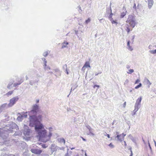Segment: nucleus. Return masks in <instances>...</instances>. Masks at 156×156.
Masks as SVG:
<instances>
[{"instance_id": "e433bc0d", "label": "nucleus", "mask_w": 156, "mask_h": 156, "mask_svg": "<svg viewBox=\"0 0 156 156\" xmlns=\"http://www.w3.org/2000/svg\"><path fill=\"white\" fill-rule=\"evenodd\" d=\"M126 15V14L124 12H122L121 13V18H123Z\"/></svg>"}, {"instance_id": "6ab92c4d", "label": "nucleus", "mask_w": 156, "mask_h": 156, "mask_svg": "<svg viewBox=\"0 0 156 156\" xmlns=\"http://www.w3.org/2000/svg\"><path fill=\"white\" fill-rule=\"evenodd\" d=\"M58 141L60 143H63L64 144L65 143V140L64 138H60L58 139Z\"/></svg>"}, {"instance_id": "8fccbe9b", "label": "nucleus", "mask_w": 156, "mask_h": 156, "mask_svg": "<svg viewBox=\"0 0 156 156\" xmlns=\"http://www.w3.org/2000/svg\"><path fill=\"white\" fill-rule=\"evenodd\" d=\"M140 81L139 80V79L136 80L135 81V84L139 82H140Z\"/></svg>"}, {"instance_id": "c03bdc74", "label": "nucleus", "mask_w": 156, "mask_h": 156, "mask_svg": "<svg viewBox=\"0 0 156 156\" xmlns=\"http://www.w3.org/2000/svg\"><path fill=\"white\" fill-rule=\"evenodd\" d=\"M97 87L98 88H99L100 87V86H99L98 85H94V88H95V87Z\"/></svg>"}, {"instance_id": "13d9d810", "label": "nucleus", "mask_w": 156, "mask_h": 156, "mask_svg": "<svg viewBox=\"0 0 156 156\" xmlns=\"http://www.w3.org/2000/svg\"><path fill=\"white\" fill-rule=\"evenodd\" d=\"M128 82V80L127 79L125 81V82L124 83V84H125L126 83H127Z\"/></svg>"}, {"instance_id": "0eeeda50", "label": "nucleus", "mask_w": 156, "mask_h": 156, "mask_svg": "<svg viewBox=\"0 0 156 156\" xmlns=\"http://www.w3.org/2000/svg\"><path fill=\"white\" fill-rule=\"evenodd\" d=\"M30 151L32 153L36 154H40L42 152L41 150L35 149H31Z\"/></svg>"}, {"instance_id": "0e129e2a", "label": "nucleus", "mask_w": 156, "mask_h": 156, "mask_svg": "<svg viewBox=\"0 0 156 156\" xmlns=\"http://www.w3.org/2000/svg\"><path fill=\"white\" fill-rule=\"evenodd\" d=\"M133 113L132 114V115L133 116L134 115H135L136 114V111H133Z\"/></svg>"}, {"instance_id": "412c9836", "label": "nucleus", "mask_w": 156, "mask_h": 156, "mask_svg": "<svg viewBox=\"0 0 156 156\" xmlns=\"http://www.w3.org/2000/svg\"><path fill=\"white\" fill-rule=\"evenodd\" d=\"M140 108V105H135V109L133 111H136L137 112Z\"/></svg>"}, {"instance_id": "774afa93", "label": "nucleus", "mask_w": 156, "mask_h": 156, "mask_svg": "<svg viewBox=\"0 0 156 156\" xmlns=\"http://www.w3.org/2000/svg\"><path fill=\"white\" fill-rule=\"evenodd\" d=\"M52 129V127H49V129L50 131H51Z\"/></svg>"}, {"instance_id": "f704fd0d", "label": "nucleus", "mask_w": 156, "mask_h": 156, "mask_svg": "<svg viewBox=\"0 0 156 156\" xmlns=\"http://www.w3.org/2000/svg\"><path fill=\"white\" fill-rule=\"evenodd\" d=\"M111 21L112 23V24H115L116 25H117V23L116 21L114 20H112Z\"/></svg>"}, {"instance_id": "cd10ccee", "label": "nucleus", "mask_w": 156, "mask_h": 156, "mask_svg": "<svg viewBox=\"0 0 156 156\" xmlns=\"http://www.w3.org/2000/svg\"><path fill=\"white\" fill-rule=\"evenodd\" d=\"M48 51H47L45 52H44L43 53V56H44V57H46L47 55H48Z\"/></svg>"}, {"instance_id": "9b49d317", "label": "nucleus", "mask_w": 156, "mask_h": 156, "mask_svg": "<svg viewBox=\"0 0 156 156\" xmlns=\"http://www.w3.org/2000/svg\"><path fill=\"white\" fill-rule=\"evenodd\" d=\"M9 107V105L7 103H4L0 106V108L2 111Z\"/></svg>"}, {"instance_id": "4c0bfd02", "label": "nucleus", "mask_w": 156, "mask_h": 156, "mask_svg": "<svg viewBox=\"0 0 156 156\" xmlns=\"http://www.w3.org/2000/svg\"><path fill=\"white\" fill-rule=\"evenodd\" d=\"M109 145V146L110 147H112V148H113L114 147V145L112 144V143H110L109 144V145Z\"/></svg>"}, {"instance_id": "69168bd1", "label": "nucleus", "mask_w": 156, "mask_h": 156, "mask_svg": "<svg viewBox=\"0 0 156 156\" xmlns=\"http://www.w3.org/2000/svg\"><path fill=\"white\" fill-rule=\"evenodd\" d=\"M65 156H69L68 152H67L65 155Z\"/></svg>"}, {"instance_id": "b1692460", "label": "nucleus", "mask_w": 156, "mask_h": 156, "mask_svg": "<svg viewBox=\"0 0 156 156\" xmlns=\"http://www.w3.org/2000/svg\"><path fill=\"white\" fill-rule=\"evenodd\" d=\"M55 72L57 73V74L60 75H61V73H60V71L58 69H56L54 70Z\"/></svg>"}, {"instance_id": "a19ab883", "label": "nucleus", "mask_w": 156, "mask_h": 156, "mask_svg": "<svg viewBox=\"0 0 156 156\" xmlns=\"http://www.w3.org/2000/svg\"><path fill=\"white\" fill-rule=\"evenodd\" d=\"M47 61H45V62H44V67H46L47 66Z\"/></svg>"}, {"instance_id": "bf43d9fd", "label": "nucleus", "mask_w": 156, "mask_h": 156, "mask_svg": "<svg viewBox=\"0 0 156 156\" xmlns=\"http://www.w3.org/2000/svg\"><path fill=\"white\" fill-rule=\"evenodd\" d=\"M126 67L127 69H129L130 68V66L129 65H127L126 66Z\"/></svg>"}, {"instance_id": "603ef678", "label": "nucleus", "mask_w": 156, "mask_h": 156, "mask_svg": "<svg viewBox=\"0 0 156 156\" xmlns=\"http://www.w3.org/2000/svg\"><path fill=\"white\" fill-rule=\"evenodd\" d=\"M82 151H83V152H84V153L85 154V156H87V153H86V151H84L83 150H82Z\"/></svg>"}, {"instance_id": "58836bf2", "label": "nucleus", "mask_w": 156, "mask_h": 156, "mask_svg": "<svg viewBox=\"0 0 156 156\" xmlns=\"http://www.w3.org/2000/svg\"><path fill=\"white\" fill-rule=\"evenodd\" d=\"M129 150H130V152H131V154L129 156H132L133 155V152L131 150V148H130L129 149Z\"/></svg>"}, {"instance_id": "423d86ee", "label": "nucleus", "mask_w": 156, "mask_h": 156, "mask_svg": "<svg viewBox=\"0 0 156 156\" xmlns=\"http://www.w3.org/2000/svg\"><path fill=\"white\" fill-rule=\"evenodd\" d=\"M30 130L28 127L26 125L24 126L23 133L25 136H29L30 135Z\"/></svg>"}, {"instance_id": "f3484780", "label": "nucleus", "mask_w": 156, "mask_h": 156, "mask_svg": "<svg viewBox=\"0 0 156 156\" xmlns=\"http://www.w3.org/2000/svg\"><path fill=\"white\" fill-rule=\"evenodd\" d=\"M69 43L66 41H64L63 43H62V48H63L66 47L67 45Z\"/></svg>"}, {"instance_id": "bb28decb", "label": "nucleus", "mask_w": 156, "mask_h": 156, "mask_svg": "<svg viewBox=\"0 0 156 156\" xmlns=\"http://www.w3.org/2000/svg\"><path fill=\"white\" fill-rule=\"evenodd\" d=\"M113 15V13H111L110 15H109V16H108V18L110 20V21L113 20V18L112 17V15Z\"/></svg>"}, {"instance_id": "20e7f679", "label": "nucleus", "mask_w": 156, "mask_h": 156, "mask_svg": "<svg viewBox=\"0 0 156 156\" xmlns=\"http://www.w3.org/2000/svg\"><path fill=\"white\" fill-rule=\"evenodd\" d=\"M19 97L18 96H16L13 97L11 99L9 100V103L8 104L9 107H12L14 105L16 102L19 100Z\"/></svg>"}, {"instance_id": "473e14b6", "label": "nucleus", "mask_w": 156, "mask_h": 156, "mask_svg": "<svg viewBox=\"0 0 156 156\" xmlns=\"http://www.w3.org/2000/svg\"><path fill=\"white\" fill-rule=\"evenodd\" d=\"M77 86H78L77 85H75L74 87H72L71 88L70 92H71L73 89V90L75 89H76L77 87Z\"/></svg>"}, {"instance_id": "3c124183", "label": "nucleus", "mask_w": 156, "mask_h": 156, "mask_svg": "<svg viewBox=\"0 0 156 156\" xmlns=\"http://www.w3.org/2000/svg\"><path fill=\"white\" fill-rule=\"evenodd\" d=\"M130 41H128V42H127V46L128 47L129 46H130Z\"/></svg>"}, {"instance_id": "864d4df0", "label": "nucleus", "mask_w": 156, "mask_h": 156, "mask_svg": "<svg viewBox=\"0 0 156 156\" xmlns=\"http://www.w3.org/2000/svg\"><path fill=\"white\" fill-rule=\"evenodd\" d=\"M133 8L134 9H136V3H134V5L133 7Z\"/></svg>"}, {"instance_id": "79ce46f5", "label": "nucleus", "mask_w": 156, "mask_h": 156, "mask_svg": "<svg viewBox=\"0 0 156 156\" xmlns=\"http://www.w3.org/2000/svg\"><path fill=\"white\" fill-rule=\"evenodd\" d=\"M128 49L130 50V51H132L133 50V49L130 46H129L128 47Z\"/></svg>"}, {"instance_id": "9d476101", "label": "nucleus", "mask_w": 156, "mask_h": 156, "mask_svg": "<svg viewBox=\"0 0 156 156\" xmlns=\"http://www.w3.org/2000/svg\"><path fill=\"white\" fill-rule=\"evenodd\" d=\"M51 150L53 152L59 150V147L55 146V144H52L51 145Z\"/></svg>"}, {"instance_id": "39448f33", "label": "nucleus", "mask_w": 156, "mask_h": 156, "mask_svg": "<svg viewBox=\"0 0 156 156\" xmlns=\"http://www.w3.org/2000/svg\"><path fill=\"white\" fill-rule=\"evenodd\" d=\"M116 134L118 135L116 136H115V140H116V138H117V140L121 142L124 140V137L126 135V134H124L123 133H122V134H121L120 135H118L119 133L118 132H116Z\"/></svg>"}, {"instance_id": "09e8293b", "label": "nucleus", "mask_w": 156, "mask_h": 156, "mask_svg": "<svg viewBox=\"0 0 156 156\" xmlns=\"http://www.w3.org/2000/svg\"><path fill=\"white\" fill-rule=\"evenodd\" d=\"M64 149H65V148L64 147H59V150H64Z\"/></svg>"}, {"instance_id": "c756f323", "label": "nucleus", "mask_w": 156, "mask_h": 156, "mask_svg": "<svg viewBox=\"0 0 156 156\" xmlns=\"http://www.w3.org/2000/svg\"><path fill=\"white\" fill-rule=\"evenodd\" d=\"M142 86V84L141 83H140L138 85L136 86L135 87V89H137L141 87Z\"/></svg>"}, {"instance_id": "338daca9", "label": "nucleus", "mask_w": 156, "mask_h": 156, "mask_svg": "<svg viewBox=\"0 0 156 156\" xmlns=\"http://www.w3.org/2000/svg\"><path fill=\"white\" fill-rule=\"evenodd\" d=\"M81 138H82V139L83 141H86V140L83 137H81Z\"/></svg>"}, {"instance_id": "f257e3e1", "label": "nucleus", "mask_w": 156, "mask_h": 156, "mask_svg": "<svg viewBox=\"0 0 156 156\" xmlns=\"http://www.w3.org/2000/svg\"><path fill=\"white\" fill-rule=\"evenodd\" d=\"M39 109V106L35 104L33 105L30 111L26 112L28 113L30 116V126L34 125L37 123H39V121H41L44 113L40 111Z\"/></svg>"}, {"instance_id": "6e6552de", "label": "nucleus", "mask_w": 156, "mask_h": 156, "mask_svg": "<svg viewBox=\"0 0 156 156\" xmlns=\"http://www.w3.org/2000/svg\"><path fill=\"white\" fill-rule=\"evenodd\" d=\"M14 81V79H10L9 82V83L7 85V88L9 89H11V88L13 87L12 85L13 84Z\"/></svg>"}, {"instance_id": "f03ea898", "label": "nucleus", "mask_w": 156, "mask_h": 156, "mask_svg": "<svg viewBox=\"0 0 156 156\" xmlns=\"http://www.w3.org/2000/svg\"><path fill=\"white\" fill-rule=\"evenodd\" d=\"M39 121V123H37L33 126H30L31 127H35V129L37 133L39 139L42 142V140L45 139L47 131L45 129L42 124Z\"/></svg>"}, {"instance_id": "a878e982", "label": "nucleus", "mask_w": 156, "mask_h": 156, "mask_svg": "<svg viewBox=\"0 0 156 156\" xmlns=\"http://www.w3.org/2000/svg\"><path fill=\"white\" fill-rule=\"evenodd\" d=\"M13 93V91H10L7 93L6 95L8 96L11 95Z\"/></svg>"}, {"instance_id": "680f3d73", "label": "nucleus", "mask_w": 156, "mask_h": 156, "mask_svg": "<svg viewBox=\"0 0 156 156\" xmlns=\"http://www.w3.org/2000/svg\"><path fill=\"white\" fill-rule=\"evenodd\" d=\"M126 105V102H124L123 104V107H125Z\"/></svg>"}, {"instance_id": "4468645a", "label": "nucleus", "mask_w": 156, "mask_h": 156, "mask_svg": "<svg viewBox=\"0 0 156 156\" xmlns=\"http://www.w3.org/2000/svg\"><path fill=\"white\" fill-rule=\"evenodd\" d=\"M142 100V97H140L137 99L136 101L135 105H140Z\"/></svg>"}, {"instance_id": "37998d69", "label": "nucleus", "mask_w": 156, "mask_h": 156, "mask_svg": "<svg viewBox=\"0 0 156 156\" xmlns=\"http://www.w3.org/2000/svg\"><path fill=\"white\" fill-rule=\"evenodd\" d=\"M128 33H129L130 31V29L128 27H127V30H126Z\"/></svg>"}, {"instance_id": "49530a36", "label": "nucleus", "mask_w": 156, "mask_h": 156, "mask_svg": "<svg viewBox=\"0 0 156 156\" xmlns=\"http://www.w3.org/2000/svg\"><path fill=\"white\" fill-rule=\"evenodd\" d=\"M135 37V35H133L132 36V41L133 43L134 41V40H133L134 39V38Z\"/></svg>"}, {"instance_id": "dca6fc26", "label": "nucleus", "mask_w": 156, "mask_h": 156, "mask_svg": "<svg viewBox=\"0 0 156 156\" xmlns=\"http://www.w3.org/2000/svg\"><path fill=\"white\" fill-rule=\"evenodd\" d=\"M38 82V81L36 80H30L29 81V84L33 86L34 84V83H37Z\"/></svg>"}, {"instance_id": "4d7b16f0", "label": "nucleus", "mask_w": 156, "mask_h": 156, "mask_svg": "<svg viewBox=\"0 0 156 156\" xmlns=\"http://www.w3.org/2000/svg\"><path fill=\"white\" fill-rule=\"evenodd\" d=\"M64 71L66 72L67 74H69V73L68 71V70H67V69L66 70H65Z\"/></svg>"}, {"instance_id": "7c9ffc66", "label": "nucleus", "mask_w": 156, "mask_h": 156, "mask_svg": "<svg viewBox=\"0 0 156 156\" xmlns=\"http://www.w3.org/2000/svg\"><path fill=\"white\" fill-rule=\"evenodd\" d=\"M62 69L64 71L65 70L67 69L66 64H65L63 66Z\"/></svg>"}, {"instance_id": "7ed1b4c3", "label": "nucleus", "mask_w": 156, "mask_h": 156, "mask_svg": "<svg viewBox=\"0 0 156 156\" xmlns=\"http://www.w3.org/2000/svg\"><path fill=\"white\" fill-rule=\"evenodd\" d=\"M135 18L132 15H130L129 16L126 22L129 23L130 25L133 28L135 26Z\"/></svg>"}, {"instance_id": "72a5a7b5", "label": "nucleus", "mask_w": 156, "mask_h": 156, "mask_svg": "<svg viewBox=\"0 0 156 156\" xmlns=\"http://www.w3.org/2000/svg\"><path fill=\"white\" fill-rule=\"evenodd\" d=\"M44 69L47 70H48L50 69V67L49 66H46V67H44Z\"/></svg>"}, {"instance_id": "e2e57ef3", "label": "nucleus", "mask_w": 156, "mask_h": 156, "mask_svg": "<svg viewBox=\"0 0 156 156\" xmlns=\"http://www.w3.org/2000/svg\"><path fill=\"white\" fill-rule=\"evenodd\" d=\"M156 88H155L154 89V92L156 94V85H155Z\"/></svg>"}, {"instance_id": "5fc2aeb1", "label": "nucleus", "mask_w": 156, "mask_h": 156, "mask_svg": "<svg viewBox=\"0 0 156 156\" xmlns=\"http://www.w3.org/2000/svg\"><path fill=\"white\" fill-rule=\"evenodd\" d=\"M42 59L44 62H45V61H47L46 60V59L44 58H42Z\"/></svg>"}, {"instance_id": "2eb2a0df", "label": "nucleus", "mask_w": 156, "mask_h": 156, "mask_svg": "<svg viewBox=\"0 0 156 156\" xmlns=\"http://www.w3.org/2000/svg\"><path fill=\"white\" fill-rule=\"evenodd\" d=\"M88 130H89V133H90L89 134L88 133V135H91V136H94V134L93 133L92 129L89 126H88Z\"/></svg>"}, {"instance_id": "5701e85b", "label": "nucleus", "mask_w": 156, "mask_h": 156, "mask_svg": "<svg viewBox=\"0 0 156 156\" xmlns=\"http://www.w3.org/2000/svg\"><path fill=\"white\" fill-rule=\"evenodd\" d=\"M107 12L109 14L110 13H112V9L111 8H108V9H107Z\"/></svg>"}, {"instance_id": "4be33fe9", "label": "nucleus", "mask_w": 156, "mask_h": 156, "mask_svg": "<svg viewBox=\"0 0 156 156\" xmlns=\"http://www.w3.org/2000/svg\"><path fill=\"white\" fill-rule=\"evenodd\" d=\"M1 156H14V155L12 154H8L4 153H2L1 154Z\"/></svg>"}, {"instance_id": "6e6d98bb", "label": "nucleus", "mask_w": 156, "mask_h": 156, "mask_svg": "<svg viewBox=\"0 0 156 156\" xmlns=\"http://www.w3.org/2000/svg\"><path fill=\"white\" fill-rule=\"evenodd\" d=\"M78 32V31H77L76 30H75V34H76V35H77V36L78 37H79L78 35H77Z\"/></svg>"}, {"instance_id": "393cba45", "label": "nucleus", "mask_w": 156, "mask_h": 156, "mask_svg": "<svg viewBox=\"0 0 156 156\" xmlns=\"http://www.w3.org/2000/svg\"><path fill=\"white\" fill-rule=\"evenodd\" d=\"M145 80L146 81V83H147V84L149 85L148 86V87H149L150 85L151 84V83L150 82L149 80L147 79L146 78L145 79Z\"/></svg>"}, {"instance_id": "c9c22d12", "label": "nucleus", "mask_w": 156, "mask_h": 156, "mask_svg": "<svg viewBox=\"0 0 156 156\" xmlns=\"http://www.w3.org/2000/svg\"><path fill=\"white\" fill-rule=\"evenodd\" d=\"M129 72H127L128 73L131 74L134 72V70L133 69H130L129 70Z\"/></svg>"}, {"instance_id": "ea45409f", "label": "nucleus", "mask_w": 156, "mask_h": 156, "mask_svg": "<svg viewBox=\"0 0 156 156\" xmlns=\"http://www.w3.org/2000/svg\"><path fill=\"white\" fill-rule=\"evenodd\" d=\"M105 133L106 134V135H105V134H104V135H105V136H106L108 138H110V135L109 134H107L106 132H105Z\"/></svg>"}, {"instance_id": "aec40b11", "label": "nucleus", "mask_w": 156, "mask_h": 156, "mask_svg": "<svg viewBox=\"0 0 156 156\" xmlns=\"http://www.w3.org/2000/svg\"><path fill=\"white\" fill-rule=\"evenodd\" d=\"M140 108V105H135V109L133 111H136L137 112Z\"/></svg>"}, {"instance_id": "a211bd4d", "label": "nucleus", "mask_w": 156, "mask_h": 156, "mask_svg": "<svg viewBox=\"0 0 156 156\" xmlns=\"http://www.w3.org/2000/svg\"><path fill=\"white\" fill-rule=\"evenodd\" d=\"M88 67V62H86L84 65L83 66V67L82 68V70L83 71H84L86 68Z\"/></svg>"}, {"instance_id": "c85d7f7f", "label": "nucleus", "mask_w": 156, "mask_h": 156, "mask_svg": "<svg viewBox=\"0 0 156 156\" xmlns=\"http://www.w3.org/2000/svg\"><path fill=\"white\" fill-rule=\"evenodd\" d=\"M21 84V83H20V82H19L18 83H14L13 84V87H16L17 86L20 85Z\"/></svg>"}, {"instance_id": "f8f14e48", "label": "nucleus", "mask_w": 156, "mask_h": 156, "mask_svg": "<svg viewBox=\"0 0 156 156\" xmlns=\"http://www.w3.org/2000/svg\"><path fill=\"white\" fill-rule=\"evenodd\" d=\"M52 136V133L51 132L49 133V135L47 136L46 135L45 136V139H43L42 140V142H46L48 141L50 139V137Z\"/></svg>"}, {"instance_id": "1a4fd4ad", "label": "nucleus", "mask_w": 156, "mask_h": 156, "mask_svg": "<svg viewBox=\"0 0 156 156\" xmlns=\"http://www.w3.org/2000/svg\"><path fill=\"white\" fill-rule=\"evenodd\" d=\"M145 1L148 2V7L149 9H151L154 4L153 0H145Z\"/></svg>"}, {"instance_id": "2f4dec72", "label": "nucleus", "mask_w": 156, "mask_h": 156, "mask_svg": "<svg viewBox=\"0 0 156 156\" xmlns=\"http://www.w3.org/2000/svg\"><path fill=\"white\" fill-rule=\"evenodd\" d=\"M26 113H26H26H24L23 112L22 113V115H23V118L24 117L25 118H26L27 117V115L26 114Z\"/></svg>"}, {"instance_id": "ddd939ff", "label": "nucleus", "mask_w": 156, "mask_h": 156, "mask_svg": "<svg viewBox=\"0 0 156 156\" xmlns=\"http://www.w3.org/2000/svg\"><path fill=\"white\" fill-rule=\"evenodd\" d=\"M23 115L19 113L18 114V117L17 120L19 121H22L23 119Z\"/></svg>"}, {"instance_id": "de8ad7c7", "label": "nucleus", "mask_w": 156, "mask_h": 156, "mask_svg": "<svg viewBox=\"0 0 156 156\" xmlns=\"http://www.w3.org/2000/svg\"><path fill=\"white\" fill-rule=\"evenodd\" d=\"M78 8L79 9V10H78V11H79V12L80 13V12L82 11V10H81V7L80 6H78Z\"/></svg>"}, {"instance_id": "a18cd8bd", "label": "nucleus", "mask_w": 156, "mask_h": 156, "mask_svg": "<svg viewBox=\"0 0 156 156\" xmlns=\"http://www.w3.org/2000/svg\"><path fill=\"white\" fill-rule=\"evenodd\" d=\"M41 146L43 148H45L46 147V146H45V145L44 144H42Z\"/></svg>"}, {"instance_id": "052dcab7", "label": "nucleus", "mask_w": 156, "mask_h": 156, "mask_svg": "<svg viewBox=\"0 0 156 156\" xmlns=\"http://www.w3.org/2000/svg\"><path fill=\"white\" fill-rule=\"evenodd\" d=\"M148 145L150 150H151V147L149 142L148 143Z\"/></svg>"}]
</instances>
